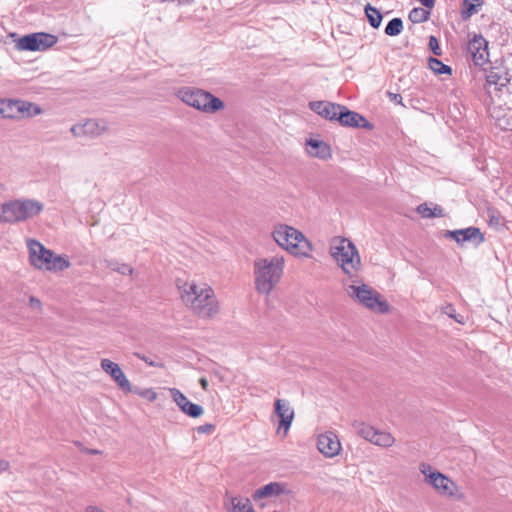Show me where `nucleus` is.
Wrapping results in <instances>:
<instances>
[{"mask_svg":"<svg viewBox=\"0 0 512 512\" xmlns=\"http://www.w3.org/2000/svg\"><path fill=\"white\" fill-rule=\"evenodd\" d=\"M182 302L201 317H211L217 312L214 291L206 283L184 282L179 286Z\"/></svg>","mask_w":512,"mask_h":512,"instance_id":"f257e3e1","label":"nucleus"},{"mask_svg":"<svg viewBox=\"0 0 512 512\" xmlns=\"http://www.w3.org/2000/svg\"><path fill=\"white\" fill-rule=\"evenodd\" d=\"M284 269V257L259 258L254 262L255 286L259 293L268 295L280 281Z\"/></svg>","mask_w":512,"mask_h":512,"instance_id":"f03ea898","label":"nucleus"},{"mask_svg":"<svg viewBox=\"0 0 512 512\" xmlns=\"http://www.w3.org/2000/svg\"><path fill=\"white\" fill-rule=\"evenodd\" d=\"M27 248L29 261L36 269L60 272L70 267V261L66 256L56 255L35 239H27Z\"/></svg>","mask_w":512,"mask_h":512,"instance_id":"7ed1b4c3","label":"nucleus"},{"mask_svg":"<svg viewBox=\"0 0 512 512\" xmlns=\"http://www.w3.org/2000/svg\"><path fill=\"white\" fill-rule=\"evenodd\" d=\"M176 95L183 103L203 113L211 114L224 107L221 99L200 88L182 87Z\"/></svg>","mask_w":512,"mask_h":512,"instance_id":"20e7f679","label":"nucleus"},{"mask_svg":"<svg viewBox=\"0 0 512 512\" xmlns=\"http://www.w3.org/2000/svg\"><path fill=\"white\" fill-rule=\"evenodd\" d=\"M4 220L6 223L14 224L26 221L39 215L44 206L40 201L34 199H16L3 203Z\"/></svg>","mask_w":512,"mask_h":512,"instance_id":"39448f33","label":"nucleus"},{"mask_svg":"<svg viewBox=\"0 0 512 512\" xmlns=\"http://www.w3.org/2000/svg\"><path fill=\"white\" fill-rule=\"evenodd\" d=\"M275 242L294 255H306L310 245L304 235L288 225H278L272 233Z\"/></svg>","mask_w":512,"mask_h":512,"instance_id":"423d86ee","label":"nucleus"},{"mask_svg":"<svg viewBox=\"0 0 512 512\" xmlns=\"http://www.w3.org/2000/svg\"><path fill=\"white\" fill-rule=\"evenodd\" d=\"M331 256L344 273L352 275L360 265V256L355 245L346 238L336 239L330 249Z\"/></svg>","mask_w":512,"mask_h":512,"instance_id":"0eeeda50","label":"nucleus"},{"mask_svg":"<svg viewBox=\"0 0 512 512\" xmlns=\"http://www.w3.org/2000/svg\"><path fill=\"white\" fill-rule=\"evenodd\" d=\"M419 470L424 475L426 483L431 485L441 496L457 497L458 499L463 497V494L457 495L458 485L443 473L433 469L431 465L422 463Z\"/></svg>","mask_w":512,"mask_h":512,"instance_id":"6e6552de","label":"nucleus"},{"mask_svg":"<svg viewBox=\"0 0 512 512\" xmlns=\"http://www.w3.org/2000/svg\"><path fill=\"white\" fill-rule=\"evenodd\" d=\"M346 291L353 300L371 310L385 313L389 309L388 304L380 300V294L366 284L349 285Z\"/></svg>","mask_w":512,"mask_h":512,"instance_id":"1a4fd4ad","label":"nucleus"},{"mask_svg":"<svg viewBox=\"0 0 512 512\" xmlns=\"http://www.w3.org/2000/svg\"><path fill=\"white\" fill-rule=\"evenodd\" d=\"M57 41V36L53 34L37 32L20 37L15 46L20 51H46L53 47Z\"/></svg>","mask_w":512,"mask_h":512,"instance_id":"9d476101","label":"nucleus"},{"mask_svg":"<svg viewBox=\"0 0 512 512\" xmlns=\"http://www.w3.org/2000/svg\"><path fill=\"white\" fill-rule=\"evenodd\" d=\"M107 128V123L104 120L87 119L73 125L70 131L75 137L95 138L102 135Z\"/></svg>","mask_w":512,"mask_h":512,"instance_id":"9b49d317","label":"nucleus"},{"mask_svg":"<svg viewBox=\"0 0 512 512\" xmlns=\"http://www.w3.org/2000/svg\"><path fill=\"white\" fill-rule=\"evenodd\" d=\"M467 52L476 66H483L488 62V42L480 34H474L469 40Z\"/></svg>","mask_w":512,"mask_h":512,"instance_id":"f8f14e48","label":"nucleus"},{"mask_svg":"<svg viewBox=\"0 0 512 512\" xmlns=\"http://www.w3.org/2000/svg\"><path fill=\"white\" fill-rule=\"evenodd\" d=\"M100 366L101 369L114 380V382L123 392H132V385L130 381L117 363L104 358L101 360Z\"/></svg>","mask_w":512,"mask_h":512,"instance_id":"ddd939ff","label":"nucleus"},{"mask_svg":"<svg viewBox=\"0 0 512 512\" xmlns=\"http://www.w3.org/2000/svg\"><path fill=\"white\" fill-rule=\"evenodd\" d=\"M446 238L453 239L458 244L464 242H472L476 246L482 244L485 241V237L479 228L471 226L464 229L448 230L444 235Z\"/></svg>","mask_w":512,"mask_h":512,"instance_id":"4468645a","label":"nucleus"},{"mask_svg":"<svg viewBox=\"0 0 512 512\" xmlns=\"http://www.w3.org/2000/svg\"><path fill=\"white\" fill-rule=\"evenodd\" d=\"M337 121L344 127L373 129V124L366 120L361 114L349 110L346 106H340Z\"/></svg>","mask_w":512,"mask_h":512,"instance_id":"2eb2a0df","label":"nucleus"},{"mask_svg":"<svg viewBox=\"0 0 512 512\" xmlns=\"http://www.w3.org/2000/svg\"><path fill=\"white\" fill-rule=\"evenodd\" d=\"M169 393L178 408L187 416L191 418H199L203 415L204 410L202 406L190 402L188 398L177 388H169Z\"/></svg>","mask_w":512,"mask_h":512,"instance_id":"dca6fc26","label":"nucleus"},{"mask_svg":"<svg viewBox=\"0 0 512 512\" xmlns=\"http://www.w3.org/2000/svg\"><path fill=\"white\" fill-rule=\"evenodd\" d=\"M317 447L325 457L332 458L339 454L341 445L337 435L332 432L318 436Z\"/></svg>","mask_w":512,"mask_h":512,"instance_id":"f3484780","label":"nucleus"},{"mask_svg":"<svg viewBox=\"0 0 512 512\" xmlns=\"http://www.w3.org/2000/svg\"><path fill=\"white\" fill-rule=\"evenodd\" d=\"M274 412L280 418L278 430L284 429L286 434L294 419V410L289 401L277 399L274 403Z\"/></svg>","mask_w":512,"mask_h":512,"instance_id":"a211bd4d","label":"nucleus"},{"mask_svg":"<svg viewBox=\"0 0 512 512\" xmlns=\"http://www.w3.org/2000/svg\"><path fill=\"white\" fill-rule=\"evenodd\" d=\"M340 106V104L329 101H312L309 103V108L313 112L329 121H337Z\"/></svg>","mask_w":512,"mask_h":512,"instance_id":"6ab92c4d","label":"nucleus"},{"mask_svg":"<svg viewBox=\"0 0 512 512\" xmlns=\"http://www.w3.org/2000/svg\"><path fill=\"white\" fill-rule=\"evenodd\" d=\"M287 492L286 484L280 482H270L259 489H257L252 497L254 500H259L269 497H277Z\"/></svg>","mask_w":512,"mask_h":512,"instance_id":"aec40b11","label":"nucleus"},{"mask_svg":"<svg viewBox=\"0 0 512 512\" xmlns=\"http://www.w3.org/2000/svg\"><path fill=\"white\" fill-rule=\"evenodd\" d=\"M308 152L310 155L318 157L320 159H328L331 157L330 147L323 141L316 139H309L306 142Z\"/></svg>","mask_w":512,"mask_h":512,"instance_id":"412c9836","label":"nucleus"},{"mask_svg":"<svg viewBox=\"0 0 512 512\" xmlns=\"http://www.w3.org/2000/svg\"><path fill=\"white\" fill-rule=\"evenodd\" d=\"M13 105H16V111H18L19 118L34 117L42 112L39 105L25 100H16V103Z\"/></svg>","mask_w":512,"mask_h":512,"instance_id":"4be33fe9","label":"nucleus"},{"mask_svg":"<svg viewBox=\"0 0 512 512\" xmlns=\"http://www.w3.org/2000/svg\"><path fill=\"white\" fill-rule=\"evenodd\" d=\"M416 211L423 218L444 217L445 215L443 208L437 204L430 206L428 203H422L417 207Z\"/></svg>","mask_w":512,"mask_h":512,"instance_id":"5701e85b","label":"nucleus"},{"mask_svg":"<svg viewBox=\"0 0 512 512\" xmlns=\"http://www.w3.org/2000/svg\"><path fill=\"white\" fill-rule=\"evenodd\" d=\"M364 12L370 26L375 29L379 28L383 19L380 11L370 3H367L364 7Z\"/></svg>","mask_w":512,"mask_h":512,"instance_id":"b1692460","label":"nucleus"},{"mask_svg":"<svg viewBox=\"0 0 512 512\" xmlns=\"http://www.w3.org/2000/svg\"><path fill=\"white\" fill-rule=\"evenodd\" d=\"M16 100L14 99H0V115L5 118H19L18 111H16Z\"/></svg>","mask_w":512,"mask_h":512,"instance_id":"393cba45","label":"nucleus"},{"mask_svg":"<svg viewBox=\"0 0 512 512\" xmlns=\"http://www.w3.org/2000/svg\"><path fill=\"white\" fill-rule=\"evenodd\" d=\"M371 443L380 447L388 448L395 443V438L388 432L376 430Z\"/></svg>","mask_w":512,"mask_h":512,"instance_id":"a878e982","label":"nucleus"},{"mask_svg":"<svg viewBox=\"0 0 512 512\" xmlns=\"http://www.w3.org/2000/svg\"><path fill=\"white\" fill-rule=\"evenodd\" d=\"M352 426L354 428V431L359 436H361L362 438H364L365 440H367L369 442H372L375 431H376L372 426L367 425L363 422H357V421H355L352 424Z\"/></svg>","mask_w":512,"mask_h":512,"instance_id":"bb28decb","label":"nucleus"},{"mask_svg":"<svg viewBox=\"0 0 512 512\" xmlns=\"http://www.w3.org/2000/svg\"><path fill=\"white\" fill-rule=\"evenodd\" d=\"M232 512H255L248 498L235 497L231 500Z\"/></svg>","mask_w":512,"mask_h":512,"instance_id":"cd10ccee","label":"nucleus"},{"mask_svg":"<svg viewBox=\"0 0 512 512\" xmlns=\"http://www.w3.org/2000/svg\"><path fill=\"white\" fill-rule=\"evenodd\" d=\"M429 68L437 75L441 74H452V68L446 64H444L441 60L437 58L430 57L428 60Z\"/></svg>","mask_w":512,"mask_h":512,"instance_id":"c85d7f7f","label":"nucleus"},{"mask_svg":"<svg viewBox=\"0 0 512 512\" xmlns=\"http://www.w3.org/2000/svg\"><path fill=\"white\" fill-rule=\"evenodd\" d=\"M487 82L490 85L493 84V85H496V86H499V87H504V86H506L510 82V79L508 78V74L507 73L499 74L498 72L491 71L487 75Z\"/></svg>","mask_w":512,"mask_h":512,"instance_id":"c756f323","label":"nucleus"},{"mask_svg":"<svg viewBox=\"0 0 512 512\" xmlns=\"http://www.w3.org/2000/svg\"><path fill=\"white\" fill-rule=\"evenodd\" d=\"M403 31V21L401 18H393L385 27V34L388 36H397Z\"/></svg>","mask_w":512,"mask_h":512,"instance_id":"7c9ffc66","label":"nucleus"},{"mask_svg":"<svg viewBox=\"0 0 512 512\" xmlns=\"http://www.w3.org/2000/svg\"><path fill=\"white\" fill-rule=\"evenodd\" d=\"M429 16L430 12L420 7L413 8L409 12V19L413 23L425 22L429 19Z\"/></svg>","mask_w":512,"mask_h":512,"instance_id":"2f4dec72","label":"nucleus"},{"mask_svg":"<svg viewBox=\"0 0 512 512\" xmlns=\"http://www.w3.org/2000/svg\"><path fill=\"white\" fill-rule=\"evenodd\" d=\"M132 392H134L135 394L139 395L142 398L147 399L150 402H153L157 399V393L151 388L134 390L132 389Z\"/></svg>","mask_w":512,"mask_h":512,"instance_id":"473e14b6","label":"nucleus"},{"mask_svg":"<svg viewBox=\"0 0 512 512\" xmlns=\"http://www.w3.org/2000/svg\"><path fill=\"white\" fill-rule=\"evenodd\" d=\"M465 9L461 12V17L463 20L470 18L474 13L477 12V6L473 2H468V4H463Z\"/></svg>","mask_w":512,"mask_h":512,"instance_id":"72a5a7b5","label":"nucleus"},{"mask_svg":"<svg viewBox=\"0 0 512 512\" xmlns=\"http://www.w3.org/2000/svg\"><path fill=\"white\" fill-rule=\"evenodd\" d=\"M428 45H429V48L433 52L434 55H436V56H441L442 55V50L440 48L438 39L435 36L432 35V36L429 37Z\"/></svg>","mask_w":512,"mask_h":512,"instance_id":"f704fd0d","label":"nucleus"},{"mask_svg":"<svg viewBox=\"0 0 512 512\" xmlns=\"http://www.w3.org/2000/svg\"><path fill=\"white\" fill-rule=\"evenodd\" d=\"M134 355L151 367H160L161 366L158 362L151 360L150 358L146 357L145 355H142L140 353H135Z\"/></svg>","mask_w":512,"mask_h":512,"instance_id":"c9c22d12","label":"nucleus"},{"mask_svg":"<svg viewBox=\"0 0 512 512\" xmlns=\"http://www.w3.org/2000/svg\"><path fill=\"white\" fill-rule=\"evenodd\" d=\"M117 272L122 275H131L133 273V268L128 264L122 263L119 265Z\"/></svg>","mask_w":512,"mask_h":512,"instance_id":"e433bc0d","label":"nucleus"},{"mask_svg":"<svg viewBox=\"0 0 512 512\" xmlns=\"http://www.w3.org/2000/svg\"><path fill=\"white\" fill-rule=\"evenodd\" d=\"M10 468V463L5 459H0V474L8 471Z\"/></svg>","mask_w":512,"mask_h":512,"instance_id":"4c0bfd02","label":"nucleus"},{"mask_svg":"<svg viewBox=\"0 0 512 512\" xmlns=\"http://www.w3.org/2000/svg\"><path fill=\"white\" fill-rule=\"evenodd\" d=\"M29 302H30V305L33 307V308H36V309H41V302L39 299L35 298V297H30L29 299Z\"/></svg>","mask_w":512,"mask_h":512,"instance_id":"58836bf2","label":"nucleus"},{"mask_svg":"<svg viewBox=\"0 0 512 512\" xmlns=\"http://www.w3.org/2000/svg\"><path fill=\"white\" fill-rule=\"evenodd\" d=\"M121 264H122V263H119V262H117V261H113V260H112V261H109V263H108V267H109L111 270H113V271H116V272H117V270H118V268H119V265H121Z\"/></svg>","mask_w":512,"mask_h":512,"instance_id":"ea45409f","label":"nucleus"},{"mask_svg":"<svg viewBox=\"0 0 512 512\" xmlns=\"http://www.w3.org/2000/svg\"><path fill=\"white\" fill-rule=\"evenodd\" d=\"M86 512H105V511L100 510L98 507H95V506H89V507H87Z\"/></svg>","mask_w":512,"mask_h":512,"instance_id":"a19ab883","label":"nucleus"},{"mask_svg":"<svg viewBox=\"0 0 512 512\" xmlns=\"http://www.w3.org/2000/svg\"><path fill=\"white\" fill-rule=\"evenodd\" d=\"M210 428H211V426H209V425L200 426V427L198 428V431H199V432H202V433H205V432L209 431V429H210Z\"/></svg>","mask_w":512,"mask_h":512,"instance_id":"79ce46f5","label":"nucleus"},{"mask_svg":"<svg viewBox=\"0 0 512 512\" xmlns=\"http://www.w3.org/2000/svg\"><path fill=\"white\" fill-rule=\"evenodd\" d=\"M4 219L5 218H4V213H3V205H0V224L6 223Z\"/></svg>","mask_w":512,"mask_h":512,"instance_id":"37998d69","label":"nucleus"},{"mask_svg":"<svg viewBox=\"0 0 512 512\" xmlns=\"http://www.w3.org/2000/svg\"><path fill=\"white\" fill-rule=\"evenodd\" d=\"M200 384H201V386H202L204 389H206V388H207V385H208V382H207V380H206L205 378H201V379H200Z\"/></svg>","mask_w":512,"mask_h":512,"instance_id":"c03bdc74","label":"nucleus"},{"mask_svg":"<svg viewBox=\"0 0 512 512\" xmlns=\"http://www.w3.org/2000/svg\"><path fill=\"white\" fill-rule=\"evenodd\" d=\"M401 99H402V97H401V95H399V94H395V95L393 96V100H394V101L400 102V101H401Z\"/></svg>","mask_w":512,"mask_h":512,"instance_id":"a18cd8bd","label":"nucleus"},{"mask_svg":"<svg viewBox=\"0 0 512 512\" xmlns=\"http://www.w3.org/2000/svg\"><path fill=\"white\" fill-rule=\"evenodd\" d=\"M187 2H189L190 0H186Z\"/></svg>","mask_w":512,"mask_h":512,"instance_id":"49530a36","label":"nucleus"},{"mask_svg":"<svg viewBox=\"0 0 512 512\" xmlns=\"http://www.w3.org/2000/svg\"><path fill=\"white\" fill-rule=\"evenodd\" d=\"M273 512H278V511H273Z\"/></svg>","mask_w":512,"mask_h":512,"instance_id":"de8ad7c7","label":"nucleus"}]
</instances>
